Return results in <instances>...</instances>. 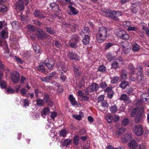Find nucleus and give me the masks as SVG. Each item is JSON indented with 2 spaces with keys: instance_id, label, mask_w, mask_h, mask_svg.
Segmentation results:
<instances>
[{
  "instance_id": "obj_1",
  "label": "nucleus",
  "mask_w": 149,
  "mask_h": 149,
  "mask_svg": "<svg viewBox=\"0 0 149 149\" xmlns=\"http://www.w3.org/2000/svg\"><path fill=\"white\" fill-rule=\"evenodd\" d=\"M107 36V31L106 29L104 27H100L96 34L97 41L99 43L102 42L106 40Z\"/></svg>"
},
{
  "instance_id": "obj_2",
  "label": "nucleus",
  "mask_w": 149,
  "mask_h": 149,
  "mask_svg": "<svg viewBox=\"0 0 149 149\" xmlns=\"http://www.w3.org/2000/svg\"><path fill=\"white\" fill-rule=\"evenodd\" d=\"M116 11L107 10L105 13L106 16L112 19L113 20L118 21L119 19V18L116 16Z\"/></svg>"
},
{
  "instance_id": "obj_3",
  "label": "nucleus",
  "mask_w": 149,
  "mask_h": 149,
  "mask_svg": "<svg viewBox=\"0 0 149 149\" xmlns=\"http://www.w3.org/2000/svg\"><path fill=\"white\" fill-rule=\"evenodd\" d=\"M144 109L141 108L139 109L135 117V121L136 123H139L142 119V115L143 113Z\"/></svg>"
},
{
  "instance_id": "obj_4",
  "label": "nucleus",
  "mask_w": 149,
  "mask_h": 149,
  "mask_svg": "<svg viewBox=\"0 0 149 149\" xmlns=\"http://www.w3.org/2000/svg\"><path fill=\"white\" fill-rule=\"evenodd\" d=\"M134 132L137 136H141L143 134V132L142 126L140 125L134 126L133 128Z\"/></svg>"
},
{
  "instance_id": "obj_5",
  "label": "nucleus",
  "mask_w": 149,
  "mask_h": 149,
  "mask_svg": "<svg viewBox=\"0 0 149 149\" xmlns=\"http://www.w3.org/2000/svg\"><path fill=\"white\" fill-rule=\"evenodd\" d=\"M45 66L50 69H52L54 66V61L51 58L46 59L43 62Z\"/></svg>"
},
{
  "instance_id": "obj_6",
  "label": "nucleus",
  "mask_w": 149,
  "mask_h": 149,
  "mask_svg": "<svg viewBox=\"0 0 149 149\" xmlns=\"http://www.w3.org/2000/svg\"><path fill=\"white\" fill-rule=\"evenodd\" d=\"M117 36L123 40H127L129 38V35L124 30L120 31L117 33Z\"/></svg>"
},
{
  "instance_id": "obj_7",
  "label": "nucleus",
  "mask_w": 149,
  "mask_h": 149,
  "mask_svg": "<svg viewBox=\"0 0 149 149\" xmlns=\"http://www.w3.org/2000/svg\"><path fill=\"white\" fill-rule=\"evenodd\" d=\"M36 34L38 38L40 40L45 39L46 38L45 34L41 29H38Z\"/></svg>"
},
{
  "instance_id": "obj_8",
  "label": "nucleus",
  "mask_w": 149,
  "mask_h": 149,
  "mask_svg": "<svg viewBox=\"0 0 149 149\" xmlns=\"http://www.w3.org/2000/svg\"><path fill=\"white\" fill-rule=\"evenodd\" d=\"M55 74V72H53L49 73L46 77H40V79L42 82H48L49 81L52 79L53 77Z\"/></svg>"
},
{
  "instance_id": "obj_9",
  "label": "nucleus",
  "mask_w": 149,
  "mask_h": 149,
  "mask_svg": "<svg viewBox=\"0 0 149 149\" xmlns=\"http://www.w3.org/2000/svg\"><path fill=\"white\" fill-rule=\"evenodd\" d=\"M100 104V105L98 107L99 110L102 111L103 110H105L107 109L109 106L108 103L107 101H104L101 102Z\"/></svg>"
},
{
  "instance_id": "obj_10",
  "label": "nucleus",
  "mask_w": 149,
  "mask_h": 149,
  "mask_svg": "<svg viewBox=\"0 0 149 149\" xmlns=\"http://www.w3.org/2000/svg\"><path fill=\"white\" fill-rule=\"evenodd\" d=\"M15 8L19 11L23 10L24 8V5L21 0H19L15 5Z\"/></svg>"
},
{
  "instance_id": "obj_11",
  "label": "nucleus",
  "mask_w": 149,
  "mask_h": 149,
  "mask_svg": "<svg viewBox=\"0 0 149 149\" xmlns=\"http://www.w3.org/2000/svg\"><path fill=\"white\" fill-rule=\"evenodd\" d=\"M20 75L18 72H17L15 74H13L12 76L11 79L13 83H17L19 79Z\"/></svg>"
},
{
  "instance_id": "obj_12",
  "label": "nucleus",
  "mask_w": 149,
  "mask_h": 149,
  "mask_svg": "<svg viewBox=\"0 0 149 149\" xmlns=\"http://www.w3.org/2000/svg\"><path fill=\"white\" fill-rule=\"evenodd\" d=\"M99 86L98 85L95 83H92L89 87V89L91 92H96L98 89Z\"/></svg>"
},
{
  "instance_id": "obj_13",
  "label": "nucleus",
  "mask_w": 149,
  "mask_h": 149,
  "mask_svg": "<svg viewBox=\"0 0 149 149\" xmlns=\"http://www.w3.org/2000/svg\"><path fill=\"white\" fill-rule=\"evenodd\" d=\"M33 15L36 17H38L42 18H45L46 16L39 10H35L33 13Z\"/></svg>"
},
{
  "instance_id": "obj_14",
  "label": "nucleus",
  "mask_w": 149,
  "mask_h": 149,
  "mask_svg": "<svg viewBox=\"0 0 149 149\" xmlns=\"http://www.w3.org/2000/svg\"><path fill=\"white\" fill-rule=\"evenodd\" d=\"M120 98V100L124 101L126 104H128L131 102V100L126 94H124L121 95Z\"/></svg>"
},
{
  "instance_id": "obj_15",
  "label": "nucleus",
  "mask_w": 149,
  "mask_h": 149,
  "mask_svg": "<svg viewBox=\"0 0 149 149\" xmlns=\"http://www.w3.org/2000/svg\"><path fill=\"white\" fill-rule=\"evenodd\" d=\"M84 37H83V38L82 40V42L84 45H86L89 42L90 36L86 34L84 35Z\"/></svg>"
},
{
  "instance_id": "obj_16",
  "label": "nucleus",
  "mask_w": 149,
  "mask_h": 149,
  "mask_svg": "<svg viewBox=\"0 0 149 149\" xmlns=\"http://www.w3.org/2000/svg\"><path fill=\"white\" fill-rule=\"evenodd\" d=\"M127 72L125 69L121 70L120 75V78L123 80H125L127 79Z\"/></svg>"
},
{
  "instance_id": "obj_17",
  "label": "nucleus",
  "mask_w": 149,
  "mask_h": 149,
  "mask_svg": "<svg viewBox=\"0 0 149 149\" xmlns=\"http://www.w3.org/2000/svg\"><path fill=\"white\" fill-rule=\"evenodd\" d=\"M45 66L43 63L42 64H40L36 67L37 70L40 72L44 73L46 71Z\"/></svg>"
},
{
  "instance_id": "obj_18",
  "label": "nucleus",
  "mask_w": 149,
  "mask_h": 149,
  "mask_svg": "<svg viewBox=\"0 0 149 149\" xmlns=\"http://www.w3.org/2000/svg\"><path fill=\"white\" fill-rule=\"evenodd\" d=\"M137 143L135 140L131 141L129 143V146L130 149H135L137 146Z\"/></svg>"
},
{
  "instance_id": "obj_19",
  "label": "nucleus",
  "mask_w": 149,
  "mask_h": 149,
  "mask_svg": "<svg viewBox=\"0 0 149 149\" xmlns=\"http://www.w3.org/2000/svg\"><path fill=\"white\" fill-rule=\"evenodd\" d=\"M129 84V82L125 81H121L119 85L120 88L123 89H125Z\"/></svg>"
},
{
  "instance_id": "obj_20",
  "label": "nucleus",
  "mask_w": 149,
  "mask_h": 149,
  "mask_svg": "<svg viewBox=\"0 0 149 149\" xmlns=\"http://www.w3.org/2000/svg\"><path fill=\"white\" fill-rule=\"evenodd\" d=\"M45 29L46 31L50 34L53 35L56 33L55 31L51 27L46 26Z\"/></svg>"
},
{
  "instance_id": "obj_21",
  "label": "nucleus",
  "mask_w": 149,
  "mask_h": 149,
  "mask_svg": "<svg viewBox=\"0 0 149 149\" xmlns=\"http://www.w3.org/2000/svg\"><path fill=\"white\" fill-rule=\"evenodd\" d=\"M131 138V136L130 134H125L122 138V141L123 142H125L128 141Z\"/></svg>"
},
{
  "instance_id": "obj_22",
  "label": "nucleus",
  "mask_w": 149,
  "mask_h": 149,
  "mask_svg": "<svg viewBox=\"0 0 149 149\" xmlns=\"http://www.w3.org/2000/svg\"><path fill=\"white\" fill-rule=\"evenodd\" d=\"M119 77L117 76H113L111 78V82L113 84H117L119 80Z\"/></svg>"
},
{
  "instance_id": "obj_23",
  "label": "nucleus",
  "mask_w": 149,
  "mask_h": 149,
  "mask_svg": "<svg viewBox=\"0 0 149 149\" xmlns=\"http://www.w3.org/2000/svg\"><path fill=\"white\" fill-rule=\"evenodd\" d=\"M80 114L79 115H73L72 116L74 118L77 120H80L82 117L84 116L83 112L81 111L79 112Z\"/></svg>"
},
{
  "instance_id": "obj_24",
  "label": "nucleus",
  "mask_w": 149,
  "mask_h": 149,
  "mask_svg": "<svg viewBox=\"0 0 149 149\" xmlns=\"http://www.w3.org/2000/svg\"><path fill=\"white\" fill-rule=\"evenodd\" d=\"M69 57L71 59H77L78 55L75 53L73 52H69L68 54Z\"/></svg>"
},
{
  "instance_id": "obj_25",
  "label": "nucleus",
  "mask_w": 149,
  "mask_h": 149,
  "mask_svg": "<svg viewBox=\"0 0 149 149\" xmlns=\"http://www.w3.org/2000/svg\"><path fill=\"white\" fill-rule=\"evenodd\" d=\"M69 98L72 105H74L77 104V102L75 100V99L72 95H70Z\"/></svg>"
},
{
  "instance_id": "obj_26",
  "label": "nucleus",
  "mask_w": 149,
  "mask_h": 149,
  "mask_svg": "<svg viewBox=\"0 0 149 149\" xmlns=\"http://www.w3.org/2000/svg\"><path fill=\"white\" fill-rule=\"evenodd\" d=\"M88 27H84L82 29L80 33L81 35L84 36V35H88Z\"/></svg>"
},
{
  "instance_id": "obj_27",
  "label": "nucleus",
  "mask_w": 149,
  "mask_h": 149,
  "mask_svg": "<svg viewBox=\"0 0 149 149\" xmlns=\"http://www.w3.org/2000/svg\"><path fill=\"white\" fill-rule=\"evenodd\" d=\"M137 75V79H136L137 81L139 82H141L144 80V77L143 74H141L139 73H138V75Z\"/></svg>"
},
{
  "instance_id": "obj_28",
  "label": "nucleus",
  "mask_w": 149,
  "mask_h": 149,
  "mask_svg": "<svg viewBox=\"0 0 149 149\" xmlns=\"http://www.w3.org/2000/svg\"><path fill=\"white\" fill-rule=\"evenodd\" d=\"M74 74L76 75L77 77H78L80 75L81 73L79 70V68L76 66L74 68Z\"/></svg>"
},
{
  "instance_id": "obj_29",
  "label": "nucleus",
  "mask_w": 149,
  "mask_h": 149,
  "mask_svg": "<svg viewBox=\"0 0 149 149\" xmlns=\"http://www.w3.org/2000/svg\"><path fill=\"white\" fill-rule=\"evenodd\" d=\"M50 112V110L48 108H45L42 110L41 113L42 115L46 116Z\"/></svg>"
},
{
  "instance_id": "obj_30",
  "label": "nucleus",
  "mask_w": 149,
  "mask_h": 149,
  "mask_svg": "<svg viewBox=\"0 0 149 149\" xmlns=\"http://www.w3.org/2000/svg\"><path fill=\"white\" fill-rule=\"evenodd\" d=\"M110 109L112 113H115L118 110L117 107L116 105L111 106L110 108Z\"/></svg>"
},
{
  "instance_id": "obj_31",
  "label": "nucleus",
  "mask_w": 149,
  "mask_h": 149,
  "mask_svg": "<svg viewBox=\"0 0 149 149\" xmlns=\"http://www.w3.org/2000/svg\"><path fill=\"white\" fill-rule=\"evenodd\" d=\"M72 142V140L69 139H66L63 142V146H66L69 145Z\"/></svg>"
},
{
  "instance_id": "obj_32",
  "label": "nucleus",
  "mask_w": 149,
  "mask_h": 149,
  "mask_svg": "<svg viewBox=\"0 0 149 149\" xmlns=\"http://www.w3.org/2000/svg\"><path fill=\"white\" fill-rule=\"evenodd\" d=\"M68 7L69 8L71 13H72L73 14L76 15L77 14L78 12L77 10H76L75 8L72 7L71 6H69Z\"/></svg>"
},
{
  "instance_id": "obj_33",
  "label": "nucleus",
  "mask_w": 149,
  "mask_h": 149,
  "mask_svg": "<svg viewBox=\"0 0 149 149\" xmlns=\"http://www.w3.org/2000/svg\"><path fill=\"white\" fill-rule=\"evenodd\" d=\"M128 68L130 70L131 74H134V67L132 64H130L129 65Z\"/></svg>"
},
{
  "instance_id": "obj_34",
  "label": "nucleus",
  "mask_w": 149,
  "mask_h": 149,
  "mask_svg": "<svg viewBox=\"0 0 149 149\" xmlns=\"http://www.w3.org/2000/svg\"><path fill=\"white\" fill-rule=\"evenodd\" d=\"M139 46L137 43H134L132 45V50L134 52H137L139 49Z\"/></svg>"
},
{
  "instance_id": "obj_35",
  "label": "nucleus",
  "mask_w": 149,
  "mask_h": 149,
  "mask_svg": "<svg viewBox=\"0 0 149 149\" xmlns=\"http://www.w3.org/2000/svg\"><path fill=\"white\" fill-rule=\"evenodd\" d=\"M51 100V99L49 97V95L47 94H44V100L46 103H47Z\"/></svg>"
},
{
  "instance_id": "obj_36",
  "label": "nucleus",
  "mask_w": 149,
  "mask_h": 149,
  "mask_svg": "<svg viewBox=\"0 0 149 149\" xmlns=\"http://www.w3.org/2000/svg\"><path fill=\"white\" fill-rule=\"evenodd\" d=\"M74 143L76 145H78L79 143V140L80 139L79 137V136L77 135L76 136H74L73 137Z\"/></svg>"
},
{
  "instance_id": "obj_37",
  "label": "nucleus",
  "mask_w": 149,
  "mask_h": 149,
  "mask_svg": "<svg viewBox=\"0 0 149 149\" xmlns=\"http://www.w3.org/2000/svg\"><path fill=\"white\" fill-rule=\"evenodd\" d=\"M5 49L6 50L4 53L5 56L7 58H8L9 57L11 56V54H9V49L7 47H6Z\"/></svg>"
},
{
  "instance_id": "obj_38",
  "label": "nucleus",
  "mask_w": 149,
  "mask_h": 149,
  "mask_svg": "<svg viewBox=\"0 0 149 149\" xmlns=\"http://www.w3.org/2000/svg\"><path fill=\"white\" fill-rule=\"evenodd\" d=\"M61 68V69H60V70L61 74H63L67 72L68 70L67 67L66 66H62Z\"/></svg>"
},
{
  "instance_id": "obj_39",
  "label": "nucleus",
  "mask_w": 149,
  "mask_h": 149,
  "mask_svg": "<svg viewBox=\"0 0 149 149\" xmlns=\"http://www.w3.org/2000/svg\"><path fill=\"white\" fill-rule=\"evenodd\" d=\"M0 86L2 88L6 89V88L7 87L6 82L3 80L1 81L0 82Z\"/></svg>"
},
{
  "instance_id": "obj_40",
  "label": "nucleus",
  "mask_w": 149,
  "mask_h": 149,
  "mask_svg": "<svg viewBox=\"0 0 149 149\" xmlns=\"http://www.w3.org/2000/svg\"><path fill=\"white\" fill-rule=\"evenodd\" d=\"M67 133V131L65 129H62L60 132L59 135L61 136L65 137V136Z\"/></svg>"
},
{
  "instance_id": "obj_41",
  "label": "nucleus",
  "mask_w": 149,
  "mask_h": 149,
  "mask_svg": "<svg viewBox=\"0 0 149 149\" xmlns=\"http://www.w3.org/2000/svg\"><path fill=\"white\" fill-rule=\"evenodd\" d=\"M125 130H126V129L123 128H119L117 130V133L119 135H122L123 133Z\"/></svg>"
},
{
  "instance_id": "obj_42",
  "label": "nucleus",
  "mask_w": 149,
  "mask_h": 149,
  "mask_svg": "<svg viewBox=\"0 0 149 149\" xmlns=\"http://www.w3.org/2000/svg\"><path fill=\"white\" fill-rule=\"evenodd\" d=\"M106 118L107 122L109 123H111L113 122L112 116L110 115H107L106 116Z\"/></svg>"
},
{
  "instance_id": "obj_43",
  "label": "nucleus",
  "mask_w": 149,
  "mask_h": 149,
  "mask_svg": "<svg viewBox=\"0 0 149 149\" xmlns=\"http://www.w3.org/2000/svg\"><path fill=\"white\" fill-rule=\"evenodd\" d=\"M134 89L132 87H130L127 88L125 91V92L128 94H131L133 92Z\"/></svg>"
},
{
  "instance_id": "obj_44",
  "label": "nucleus",
  "mask_w": 149,
  "mask_h": 149,
  "mask_svg": "<svg viewBox=\"0 0 149 149\" xmlns=\"http://www.w3.org/2000/svg\"><path fill=\"white\" fill-rule=\"evenodd\" d=\"M6 10V6L3 4L0 3V12H3Z\"/></svg>"
},
{
  "instance_id": "obj_45",
  "label": "nucleus",
  "mask_w": 149,
  "mask_h": 149,
  "mask_svg": "<svg viewBox=\"0 0 149 149\" xmlns=\"http://www.w3.org/2000/svg\"><path fill=\"white\" fill-rule=\"evenodd\" d=\"M114 45V44L112 43L108 42L106 43V45L104 49L105 50H107Z\"/></svg>"
},
{
  "instance_id": "obj_46",
  "label": "nucleus",
  "mask_w": 149,
  "mask_h": 149,
  "mask_svg": "<svg viewBox=\"0 0 149 149\" xmlns=\"http://www.w3.org/2000/svg\"><path fill=\"white\" fill-rule=\"evenodd\" d=\"M100 87L102 88H104L107 86V84L105 81H102L100 84Z\"/></svg>"
},
{
  "instance_id": "obj_47",
  "label": "nucleus",
  "mask_w": 149,
  "mask_h": 149,
  "mask_svg": "<svg viewBox=\"0 0 149 149\" xmlns=\"http://www.w3.org/2000/svg\"><path fill=\"white\" fill-rule=\"evenodd\" d=\"M106 68L105 66L103 65H100L98 68V71L101 72H104L106 71Z\"/></svg>"
},
{
  "instance_id": "obj_48",
  "label": "nucleus",
  "mask_w": 149,
  "mask_h": 149,
  "mask_svg": "<svg viewBox=\"0 0 149 149\" xmlns=\"http://www.w3.org/2000/svg\"><path fill=\"white\" fill-rule=\"evenodd\" d=\"M149 96V95L148 94H147V93H143L141 96V100L144 101V99L145 100V101L146 100V98H147L148 96Z\"/></svg>"
},
{
  "instance_id": "obj_49",
  "label": "nucleus",
  "mask_w": 149,
  "mask_h": 149,
  "mask_svg": "<svg viewBox=\"0 0 149 149\" xmlns=\"http://www.w3.org/2000/svg\"><path fill=\"white\" fill-rule=\"evenodd\" d=\"M11 25L13 29H17L18 25V23L16 21H14L12 23Z\"/></svg>"
},
{
  "instance_id": "obj_50",
  "label": "nucleus",
  "mask_w": 149,
  "mask_h": 149,
  "mask_svg": "<svg viewBox=\"0 0 149 149\" xmlns=\"http://www.w3.org/2000/svg\"><path fill=\"white\" fill-rule=\"evenodd\" d=\"M37 102V104L40 106L42 105L43 104V101L41 99H38L36 100Z\"/></svg>"
},
{
  "instance_id": "obj_51",
  "label": "nucleus",
  "mask_w": 149,
  "mask_h": 149,
  "mask_svg": "<svg viewBox=\"0 0 149 149\" xmlns=\"http://www.w3.org/2000/svg\"><path fill=\"white\" fill-rule=\"evenodd\" d=\"M32 21L33 22L34 24L39 26H40L42 24V23L38 20H35L33 19L32 20Z\"/></svg>"
},
{
  "instance_id": "obj_52",
  "label": "nucleus",
  "mask_w": 149,
  "mask_h": 149,
  "mask_svg": "<svg viewBox=\"0 0 149 149\" xmlns=\"http://www.w3.org/2000/svg\"><path fill=\"white\" fill-rule=\"evenodd\" d=\"M107 57L108 60L110 61H112L114 58V57L113 56H112L111 54H110V53L107 54Z\"/></svg>"
},
{
  "instance_id": "obj_53",
  "label": "nucleus",
  "mask_w": 149,
  "mask_h": 149,
  "mask_svg": "<svg viewBox=\"0 0 149 149\" xmlns=\"http://www.w3.org/2000/svg\"><path fill=\"white\" fill-rule=\"evenodd\" d=\"M129 120L127 118H125L122 121V125L124 126L127 125L129 123Z\"/></svg>"
},
{
  "instance_id": "obj_54",
  "label": "nucleus",
  "mask_w": 149,
  "mask_h": 149,
  "mask_svg": "<svg viewBox=\"0 0 149 149\" xmlns=\"http://www.w3.org/2000/svg\"><path fill=\"white\" fill-rule=\"evenodd\" d=\"M29 29L31 31H34L36 30V28L34 25H32L31 24H29Z\"/></svg>"
},
{
  "instance_id": "obj_55",
  "label": "nucleus",
  "mask_w": 149,
  "mask_h": 149,
  "mask_svg": "<svg viewBox=\"0 0 149 149\" xmlns=\"http://www.w3.org/2000/svg\"><path fill=\"white\" fill-rule=\"evenodd\" d=\"M104 95H102L100 96L98 99V103H101V102L104 101Z\"/></svg>"
},
{
  "instance_id": "obj_56",
  "label": "nucleus",
  "mask_w": 149,
  "mask_h": 149,
  "mask_svg": "<svg viewBox=\"0 0 149 149\" xmlns=\"http://www.w3.org/2000/svg\"><path fill=\"white\" fill-rule=\"evenodd\" d=\"M111 66L112 68L114 69H116L118 67L119 65L117 62L114 61L113 63L112 64Z\"/></svg>"
},
{
  "instance_id": "obj_57",
  "label": "nucleus",
  "mask_w": 149,
  "mask_h": 149,
  "mask_svg": "<svg viewBox=\"0 0 149 149\" xmlns=\"http://www.w3.org/2000/svg\"><path fill=\"white\" fill-rule=\"evenodd\" d=\"M55 45L56 47L60 48L61 47V44L58 40H56L55 42Z\"/></svg>"
},
{
  "instance_id": "obj_58",
  "label": "nucleus",
  "mask_w": 149,
  "mask_h": 149,
  "mask_svg": "<svg viewBox=\"0 0 149 149\" xmlns=\"http://www.w3.org/2000/svg\"><path fill=\"white\" fill-rule=\"evenodd\" d=\"M137 68L138 70L137 71V75H138V73H140L141 74H143V70H142V68L141 66H138Z\"/></svg>"
},
{
  "instance_id": "obj_59",
  "label": "nucleus",
  "mask_w": 149,
  "mask_h": 149,
  "mask_svg": "<svg viewBox=\"0 0 149 149\" xmlns=\"http://www.w3.org/2000/svg\"><path fill=\"white\" fill-rule=\"evenodd\" d=\"M73 40L76 42H78L79 40V37L77 35H74L73 36Z\"/></svg>"
},
{
  "instance_id": "obj_60",
  "label": "nucleus",
  "mask_w": 149,
  "mask_h": 149,
  "mask_svg": "<svg viewBox=\"0 0 149 149\" xmlns=\"http://www.w3.org/2000/svg\"><path fill=\"white\" fill-rule=\"evenodd\" d=\"M127 30L128 31H135L138 30V28L136 27L129 26Z\"/></svg>"
},
{
  "instance_id": "obj_61",
  "label": "nucleus",
  "mask_w": 149,
  "mask_h": 149,
  "mask_svg": "<svg viewBox=\"0 0 149 149\" xmlns=\"http://www.w3.org/2000/svg\"><path fill=\"white\" fill-rule=\"evenodd\" d=\"M6 92L8 94L13 93H14V90L11 88H8L6 91Z\"/></svg>"
},
{
  "instance_id": "obj_62",
  "label": "nucleus",
  "mask_w": 149,
  "mask_h": 149,
  "mask_svg": "<svg viewBox=\"0 0 149 149\" xmlns=\"http://www.w3.org/2000/svg\"><path fill=\"white\" fill-rule=\"evenodd\" d=\"M114 94V93L112 90V91H111L107 93V96L109 98H111L112 97Z\"/></svg>"
},
{
  "instance_id": "obj_63",
  "label": "nucleus",
  "mask_w": 149,
  "mask_h": 149,
  "mask_svg": "<svg viewBox=\"0 0 149 149\" xmlns=\"http://www.w3.org/2000/svg\"><path fill=\"white\" fill-rule=\"evenodd\" d=\"M129 80L131 83L132 82H136V81H137V80L135 77L133 76H131L130 77Z\"/></svg>"
},
{
  "instance_id": "obj_64",
  "label": "nucleus",
  "mask_w": 149,
  "mask_h": 149,
  "mask_svg": "<svg viewBox=\"0 0 149 149\" xmlns=\"http://www.w3.org/2000/svg\"><path fill=\"white\" fill-rule=\"evenodd\" d=\"M107 149H125V148L123 147H119L115 148L111 146H109L108 147Z\"/></svg>"
}]
</instances>
